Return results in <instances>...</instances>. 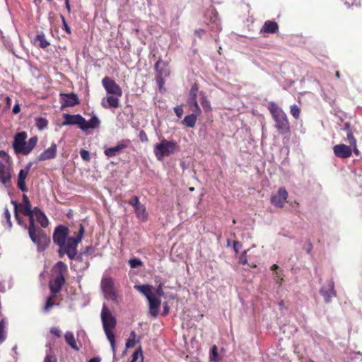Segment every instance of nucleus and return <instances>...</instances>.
Here are the masks:
<instances>
[{
  "instance_id": "nucleus-1",
  "label": "nucleus",
  "mask_w": 362,
  "mask_h": 362,
  "mask_svg": "<svg viewBox=\"0 0 362 362\" xmlns=\"http://www.w3.org/2000/svg\"><path fill=\"white\" fill-rule=\"evenodd\" d=\"M84 231L82 223L79 224V230L75 237H69V230L64 225H59L54 228L52 239L54 243L59 247L58 254L59 257L62 258L64 255H67V257L74 256V246H78L81 242Z\"/></svg>"
},
{
  "instance_id": "nucleus-2",
  "label": "nucleus",
  "mask_w": 362,
  "mask_h": 362,
  "mask_svg": "<svg viewBox=\"0 0 362 362\" xmlns=\"http://www.w3.org/2000/svg\"><path fill=\"white\" fill-rule=\"evenodd\" d=\"M24 215L29 216V226L28 230L30 240L36 245L39 252L45 250L49 245L50 239L42 229L36 226L34 219V209L32 211H30L28 214Z\"/></svg>"
},
{
  "instance_id": "nucleus-3",
  "label": "nucleus",
  "mask_w": 362,
  "mask_h": 362,
  "mask_svg": "<svg viewBox=\"0 0 362 362\" xmlns=\"http://www.w3.org/2000/svg\"><path fill=\"white\" fill-rule=\"evenodd\" d=\"M27 137L25 132H18L14 135L12 147L16 154L27 156L34 149L38 140L37 137L33 136L26 142Z\"/></svg>"
},
{
  "instance_id": "nucleus-4",
  "label": "nucleus",
  "mask_w": 362,
  "mask_h": 362,
  "mask_svg": "<svg viewBox=\"0 0 362 362\" xmlns=\"http://www.w3.org/2000/svg\"><path fill=\"white\" fill-rule=\"evenodd\" d=\"M177 147L176 142L162 139L160 143L155 145L153 152L158 160H162L165 156H169L174 153Z\"/></svg>"
},
{
  "instance_id": "nucleus-5",
  "label": "nucleus",
  "mask_w": 362,
  "mask_h": 362,
  "mask_svg": "<svg viewBox=\"0 0 362 362\" xmlns=\"http://www.w3.org/2000/svg\"><path fill=\"white\" fill-rule=\"evenodd\" d=\"M272 119L274 121V127L279 134L287 135L290 134V123L284 111L277 115L276 114V115L272 117Z\"/></svg>"
},
{
  "instance_id": "nucleus-6",
  "label": "nucleus",
  "mask_w": 362,
  "mask_h": 362,
  "mask_svg": "<svg viewBox=\"0 0 362 362\" xmlns=\"http://www.w3.org/2000/svg\"><path fill=\"white\" fill-rule=\"evenodd\" d=\"M102 84L107 94L113 95L117 97L122 95V90L120 86L112 78L105 76L102 80Z\"/></svg>"
},
{
  "instance_id": "nucleus-7",
  "label": "nucleus",
  "mask_w": 362,
  "mask_h": 362,
  "mask_svg": "<svg viewBox=\"0 0 362 362\" xmlns=\"http://www.w3.org/2000/svg\"><path fill=\"white\" fill-rule=\"evenodd\" d=\"M101 288L107 299L117 301V293L114 289V283L111 278L103 279L101 281Z\"/></svg>"
},
{
  "instance_id": "nucleus-8",
  "label": "nucleus",
  "mask_w": 362,
  "mask_h": 362,
  "mask_svg": "<svg viewBox=\"0 0 362 362\" xmlns=\"http://www.w3.org/2000/svg\"><path fill=\"white\" fill-rule=\"evenodd\" d=\"M63 126L78 125V128L83 130L85 118L83 117L81 115H70L68 113H65L63 115Z\"/></svg>"
},
{
  "instance_id": "nucleus-9",
  "label": "nucleus",
  "mask_w": 362,
  "mask_h": 362,
  "mask_svg": "<svg viewBox=\"0 0 362 362\" xmlns=\"http://www.w3.org/2000/svg\"><path fill=\"white\" fill-rule=\"evenodd\" d=\"M101 320L103 328L114 329L117 324L115 317L105 305L101 311Z\"/></svg>"
},
{
  "instance_id": "nucleus-10",
  "label": "nucleus",
  "mask_w": 362,
  "mask_h": 362,
  "mask_svg": "<svg viewBox=\"0 0 362 362\" xmlns=\"http://www.w3.org/2000/svg\"><path fill=\"white\" fill-rule=\"evenodd\" d=\"M288 197V192L285 187H280L275 194L271 197V203L276 207L281 208L284 206Z\"/></svg>"
},
{
  "instance_id": "nucleus-11",
  "label": "nucleus",
  "mask_w": 362,
  "mask_h": 362,
  "mask_svg": "<svg viewBox=\"0 0 362 362\" xmlns=\"http://www.w3.org/2000/svg\"><path fill=\"white\" fill-rule=\"evenodd\" d=\"M59 97L62 108L79 104V99L75 93H60Z\"/></svg>"
},
{
  "instance_id": "nucleus-12",
  "label": "nucleus",
  "mask_w": 362,
  "mask_h": 362,
  "mask_svg": "<svg viewBox=\"0 0 362 362\" xmlns=\"http://www.w3.org/2000/svg\"><path fill=\"white\" fill-rule=\"evenodd\" d=\"M129 204L132 205L136 211V216L139 218L144 221L146 219L147 214L144 205L139 202L138 197H133L129 201Z\"/></svg>"
},
{
  "instance_id": "nucleus-13",
  "label": "nucleus",
  "mask_w": 362,
  "mask_h": 362,
  "mask_svg": "<svg viewBox=\"0 0 362 362\" xmlns=\"http://www.w3.org/2000/svg\"><path fill=\"white\" fill-rule=\"evenodd\" d=\"M77 247H78V246H74L75 251L74 253V256L71 257L70 255V257H68L71 260H76V262L81 263V266L80 267L79 269L81 271H84V270L87 269L90 266L89 258L86 257L85 255L81 252V250L78 253Z\"/></svg>"
},
{
  "instance_id": "nucleus-14",
  "label": "nucleus",
  "mask_w": 362,
  "mask_h": 362,
  "mask_svg": "<svg viewBox=\"0 0 362 362\" xmlns=\"http://www.w3.org/2000/svg\"><path fill=\"white\" fill-rule=\"evenodd\" d=\"M57 146L55 143H52L49 148L45 150L37 158L36 163L53 159L57 156Z\"/></svg>"
},
{
  "instance_id": "nucleus-15",
  "label": "nucleus",
  "mask_w": 362,
  "mask_h": 362,
  "mask_svg": "<svg viewBox=\"0 0 362 362\" xmlns=\"http://www.w3.org/2000/svg\"><path fill=\"white\" fill-rule=\"evenodd\" d=\"M64 282L65 278L62 274H57L54 281L49 282L50 291L54 296L61 291Z\"/></svg>"
},
{
  "instance_id": "nucleus-16",
  "label": "nucleus",
  "mask_w": 362,
  "mask_h": 362,
  "mask_svg": "<svg viewBox=\"0 0 362 362\" xmlns=\"http://www.w3.org/2000/svg\"><path fill=\"white\" fill-rule=\"evenodd\" d=\"M155 70L156 71L158 75H160L161 76H169V62L168 61H163L161 59H159L155 64Z\"/></svg>"
},
{
  "instance_id": "nucleus-17",
  "label": "nucleus",
  "mask_w": 362,
  "mask_h": 362,
  "mask_svg": "<svg viewBox=\"0 0 362 362\" xmlns=\"http://www.w3.org/2000/svg\"><path fill=\"white\" fill-rule=\"evenodd\" d=\"M333 150L334 155L339 158H346L351 156V148L345 144L336 145Z\"/></svg>"
},
{
  "instance_id": "nucleus-18",
  "label": "nucleus",
  "mask_w": 362,
  "mask_h": 362,
  "mask_svg": "<svg viewBox=\"0 0 362 362\" xmlns=\"http://www.w3.org/2000/svg\"><path fill=\"white\" fill-rule=\"evenodd\" d=\"M334 287V283L332 280H330L328 283L327 289H326L325 287L320 288V293L324 297L325 301L326 303H329L331 298L336 296V292Z\"/></svg>"
},
{
  "instance_id": "nucleus-19",
  "label": "nucleus",
  "mask_w": 362,
  "mask_h": 362,
  "mask_svg": "<svg viewBox=\"0 0 362 362\" xmlns=\"http://www.w3.org/2000/svg\"><path fill=\"white\" fill-rule=\"evenodd\" d=\"M148 301L150 314L155 317H157L158 315V308L161 303L160 298L156 296H152L148 299Z\"/></svg>"
},
{
  "instance_id": "nucleus-20",
  "label": "nucleus",
  "mask_w": 362,
  "mask_h": 362,
  "mask_svg": "<svg viewBox=\"0 0 362 362\" xmlns=\"http://www.w3.org/2000/svg\"><path fill=\"white\" fill-rule=\"evenodd\" d=\"M11 170L2 162H0V182L4 185H7L11 182Z\"/></svg>"
},
{
  "instance_id": "nucleus-21",
  "label": "nucleus",
  "mask_w": 362,
  "mask_h": 362,
  "mask_svg": "<svg viewBox=\"0 0 362 362\" xmlns=\"http://www.w3.org/2000/svg\"><path fill=\"white\" fill-rule=\"evenodd\" d=\"M279 30V25L276 22L272 21H267L260 30L261 33L274 34Z\"/></svg>"
},
{
  "instance_id": "nucleus-22",
  "label": "nucleus",
  "mask_w": 362,
  "mask_h": 362,
  "mask_svg": "<svg viewBox=\"0 0 362 362\" xmlns=\"http://www.w3.org/2000/svg\"><path fill=\"white\" fill-rule=\"evenodd\" d=\"M119 97L114 95H109L106 98H103L101 105L104 108H116L119 106Z\"/></svg>"
},
{
  "instance_id": "nucleus-23",
  "label": "nucleus",
  "mask_w": 362,
  "mask_h": 362,
  "mask_svg": "<svg viewBox=\"0 0 362 362\" xmlns=\"http://www.w3.org/2000/svg\"><path fill=\"white\" fill-rule=\"evenodd\" d=\"M35 216L37 222L42 228H46L49 225V220L45 213L37 206L34 207Z\"/></svg>"
},
{
  "instance_id": "nucleus-24",
  "label": "nucleus",
  "mask_w": 362,
  "mask_h": 362,
  "mask_svg": "<svg viewBox=\"0 0 362 362\" xmlns=\"http://www.w3.org/2000/svg\"><path fill=\"white\" fill-rule=\"evenodd\" d=\"M134 288L142 293L148 300L153 296V288L148 284L135 285Z\"/></svg>"
},
{
  "instance_id": "nucleus-25",
  "label": "nucleus",
  "mask_w": 362,
  "mask_h": 362,
  "mask_svg": "<svg viewBox=\"0 0 362 362\" xmlns=\"http://www.w3.org/2000/svg\"><path fill=\"white\" fill-rule=\"evenodd\" d=\"M134 288L142 293L148 300L153 296V288L148 284L135 285Z\"/></svg>"
},
{
  "instance_id": "nucleus-26",
  "label": "nucleus",
  "mask_w": 362,
  "mask_h": 362,
  "mask_svg": "<svg viewBox=\"0 0 362 362\" xmlns=\"http://www.w3.org/2000/svg\"><path fill=\"white\" fill-rule=\"evenodd\" d=\"M100 124V121L99 118L96 115H93L88 121L85 119L83 131H87L89 129L98 128Z\"/></svg>"
},
{
  "instance_id": "nucleus-27",
  "label": "nucleus",
  "mask_w": 362,
  "mask_h": 362,
  "mask_svg": "<svg viewBox=\"0 0 362 362\" xmlns=\"http://www.w3.org/2000/svg\"><path fill=\"white\" fill-rule=\"evenodd\" d=\"M28 175V173H26L22 170H21L19 171L18 175L17 185H18V189L23 192L28 191V189L25 185V179H26Z\"/></svg>"
},
{
  "instance_id": "nucleus-28",
  "label": "nucleus",
  "mask_w": 362,
  "mask_h": 362,
  "mask_svg": "<svg viewBox=\"0 0 362 362\" xmlns=\"http://www.w3.org/2000/svg\"><path fill=\"white\" fill-rule=\"evenodd\" d=\"M127 146L123 144H120L114 147L107 148L104 153L106 156L111 158L116 156L117 154L120 152L122 149L125 148Z\"/></svg>"
},
{
  "instance_id": "nucleus-29",
  "label": "nucleus",
  "mask_w": 362,
  "mask_h": 362,
  "mask_svg": "<svg viewBox=\"0 0 362 362\" xmlns=\"http://www.w3.org/2000/svg\"><path fill=\"white\" fill-rule=\"evenodd\" d=\"M187 103L194 112L201 114L202 111L197 103V95L189 94Z\"/></svg>"
},
{
  "instance_id": "nucleus-30",
  "label": "nucleus",
  "mask_w": 362,
  "mask_h": 362,
  "mask_svg": "<svg viewBox=\"0 0 362 362\" xmlns=\"http://www.w3.org/2000/svg\"><path fill=\"white\" fill-rule=\"evenodd\" d=\"M64 338L66 342L74 349L76 351L79 350V347L77 346L76 342L75 341V338L73 332L70 331H67L64 334Z\"/></svg>"
},
{
  "instance_id": "nucleus-31",
  "label": "nucleus",
  "mask_w": 362,
  "mask_h": 362,
  "mask_svg": "<svg viewBox=\"0 0 362 362\" xmlns=\"http://www.w3.org/2000/svg\"><path fill=\"white\" fill-rule=\"evenodd\" d=\"M199 114L194 112L186 116L182 120V124L187 127H194L197 122V117Z\"/></svg>"
},
{
  "instance_id": "nucleus-32",
  "label": "nucleus",
  "mask_w": 362,
  "mask_h": 362,
  "mask_svg": "<svg viewBox=\"0 0 362 362\" xmlns=\"http://www.w3.org/2000/svg\"><path fill=\"white\" fill-rule=\"evenodd\" d=\"M103 329H104V332L105 333V335H106L108 341H110L111 349L112 350L114 356H115V349H116L115 337L114 333L112 331V329L103 328Z\"/></svg>"
},
{
  "instance_id": "nucleus-33",
  "label": "nucleus",
  "mask_w": 362,
  "mask_h": 362,
  "mask_svg": "<svg viewBox=\"0 0 362 362\" xmlns=\"http://www.w3.org/2000/svg\"><path fill=\"white\" fill-rule=\"evenodd\" d=\"M34 42L38 43V46L43 49L49 45V42L46 40L45 34L42 32L36 35Z\"/></svg>"
},
{
  "instance_id": "nucleus-34",
  "label": "nucleus",
  "mask_w": 362,
  "mask_h": 362,
  "mask_svg": "<svg viewBox=\"0 0 362 362\" xmlns=\"http://www.w3.org/2000/svg\"><path fill=\"white\" fill-rule=\"evenodd\" d=\"M23 204L20 205L21 212L23 214H28L30 211H32L33 209H31L30 200L25 194H23Z\"/></svg>"
},
{
  "instance_id": "nucleus-35",
  "label": "nucleus",
  "mask_w": 362,
  "mask_h": 362,
  "mask_svg": "<svg viewBox=\"0 0 362 362\" xmlns=\"http://www.w3.org/2000/svg\"><path fill=\"white\" fill-rule=\"evenodd\" d=\"M200 103L204 111L207 112L211 110L210 101L207 99L203 91L199 93Z\"/></svg>"
},
{
  "instance_id": "nucleus-36",
  "label": "nucleus",
  "mask_w": 362,
  "mask_h": 362,
  "mask_svg": "<svg viewBox=\"0 0 362 362\" xmlns=\"http://www.w3.org/2000/svg\"><path fill=\"white\" fill-rule=\"evenodd\" d=\"M46 347H48L49 351L46 352V356L45 357L43 362H57L55 354L51 351V345L48 344L46 345Z\"/></svg>"
},
{
  "instance_id": "nucleus-37",
  "label": "nucleus",
  "mask_w": 362,
  "mask_h": 362,
  "mask_svg": "<svg viewBox=\"0 0 362 362\" xmlns=\"http://www.w3.org/2000/svg\"><path fill=\"white\" fill-rule=\"evenodd\" d=\"M143 354L141 347L137 349L132 354V358L131 362H143Z\"/></svg>"
},
{
  "instance_id": "nucleus-38",
  "label": "nucleus",
  "mask_w": 362,
  "mask_h": 362,
  "mask_svg": "<svg viewBox=\"0 0 362 362\" xmlns=\"http://www.w3.org/2000/svg\"><path fill=\"white\" fill-rule=\"evenodd\" d=\"M209 358L211 362H219L221 361V357L218 356V349L216 345L212 346Z\"/></svg>"
},
{
  "instance_id": "nucleus-39",
  "label": "nucleus",
  "mask_w": 362,
  "mask_h": 362,
  "mask_svg": "<svg viewBox=\"0 0 362 362\" xmlns=\"http://www.w3.org/2000/svg\"><path fill=\"white\" fill-rule=\"evenodd\" d=\"M48 122L45 118L37 117L35 118V126L39 130H42L47 127Z\"/></svg>"
},
{
  "instance_id": "nucleus-40",
  "label": "nucleus",
  "mask_w": 362,
  "mask_h": 362,
  "mask_svg": "<svg viewBox=\"0 0 362 362\" xmlns=\"http://www.w3.org/2000/svg\"><path fill=\"white\" fill-rule=\"evenodd\" d=\"M81 252L86 257L91 259L95 252V248L91 245L86 247L83 250H81Z\"/></svg>"
},
{
  "instance_id": "nucleus-41",
  "label": "nucleus",
  "mask_w": 362,
  "mask_h": 362,
  "mask_svg": "<svg viewBox=\"0 0 362 362\" xmlns=\"http://www.w3.org/2000/svg\"><path fill=\"white\" fill-rule=\"evenodd\" d=\"M269 110L270 111V113L272 115V117L276 115V114H279L284 110L279 107L275 103L271 102L269 105Z\"/></svg>"
},
{
  "instance_id": "nucleus-42",
  "label": "nucleus",
  "mask_w": 362,
  "mask_h": 362,
  "mask_svg": "<svg viewBox=\"0 0 362 362\" xmlns=\"http://www.w3.org/2000/svg\"><path fill=\"white\" fill-rule=\"evenodd\" d=\"M5 328L6 322L4 320H1L0 321V343L4 341L6 338V332L5 330Z\"/></svg>"
},
{
  "instance_id": "nucleus-43",
  "label": "nucleus",
  "mask_w": 362,
  "mask_h": 362,
  "mask_svg": "<svg viewBox=\"0 0 362 362\" xmlns=\"http://www.w3.org/2000/svg\"><path fill=\"white\" fill-rule=\"evenodd\" d=\"M290 112L295 119H298L300 117V110L297 105L293 104L290 107Z\"/></svg>"
},
{
  "instance_id": "nucleus-44",
  "label": "nucleus",
  "mask_w": 362,
  "mask_h": 362,
  "mask_svg": "<svg viewBox=\"0 0 362 362\" xmlns=\"http://www.w3.org/2000/svg\"><path fill=\"white\" fill-rule=\"evenodd\" d=\"M351 361H355V362H361V354L360 352L351 353L349 357L348 358V362H351Z\"/></svg>"
},
{
  "instance_id": "nucleus-45",
  "label": "nucleus",
  "mask_w": 362,
  "mask_h": 362,
  "mask_svg": "<svg viewBox=\"0 0 362 362\" xmlns=\"http://www.w3.org/2000/svg\"><path fill=\"white\" fill-rule=\"evenodd\" d=\"M129 264L132 268H137L142 265V262L139 258H132L129 260Z\"/></svg>"
},
{
  "instance_id": "nucleus-46",
  "label": "nucleus",
  "mask_w": 362,
  "mask_h": 362,
  "mask_svg": "<svg viewBox=\"0 0 362 362\" xmlns=\"http://www.w3.org/2000/svg\"><path fill=\"white\" fill-rule=\"evenodd\" d=\"M56 267L59 270V274H64L67 271V266L63 262L59 261L56 264Z\"/></svg>"
},
{
  "instance_id": "nucleus-47",
  "label": "nucleus",
  "mask_w": 362,
  "mask_h": 362,
  "mask_svg": "<svg viewBox=\"0 0 362 362\" xmlns=\"http://www.w3.org/2000/svg\"><path fill=\"white\" fill-rule=\"evenodd\" d=\"M211 21L214 24H215V25L217 27V28H218L219 22H218V13L216 11V10H215V9L211 10Z\"/></svg>"
},
{
  "instance_id": "nucleus-48",
  "label": "nucleus",
  "mask_w": 362,
  "mask_h": 362,
  "mask_svg": "<svg viewBox=\"0 0 362 362\" xmlns=\"http://www.w3.org/2000/svg\"><path fill=\"white\" fill-rule=\"evenodd\" d=\"M163 295L164 291H163V285L162 284H160L156 289H153V296L160 298Z\"/></svg>"
},
{
  "instance_id": "nucleus-49",
  "label": "nucleus",
  "mask_w": 362,
  "mask_h": 362,
  "mask_svg": "<svg viewBox=\"0 0 362 362\" xmlns=\"http://www.w3.org/2000/svg\"><path fill=\"white\" fill-rule=\"evenodd\" d=\"M80 156L81 158L85 161H89L90 159V153L87 150L81 149L80 151Z\"/></svg>"
},
{
  "instance_id": "nucleus-50",
  "label": "nucleus",
  "mask_w": 362,
  "mask_h": 362,
  "mask_svg": "<svg viewBox=\"0 0 362 362\" xmlns=\"http://www.w3.org/2000/svg\"><path fill=\"white\" fill-rule=\"evenodd\" d=\"M53 305L54 302L52 301V297L48 298L44 307V311L48 312L53 307Z\"/></svg>"
},
{
  "instance_id": "nucleus-51",
  "label": "nucleus",
  "mask_w": 362,
  "mask_h": 362,
  "mask_svg": "<svg viewBox=\"0 0 362 362\" xmlns=\"http://www.w3.org/2000/svg\"><path fill=\"white\" fill-rule=\"evenodd\" d=\"M4 216H5V218L6 219V223H8V229H11L12 227V223H11V214L7 208L5 209Z\"/></svg>"
},
{
  "instance_id": "nucleus-52",
  "label": "nucleus",
  "mask_w": 362,
  "mask_h": 362,
  "mask_svg": "<svg viewBox=\"0 0 362 362\" xmlns=\"http://www.w3.org/2000/svg\"><path fill=\"white\" fill-rule=\"evenodd\" d=\"M239 263L243 265L247 264V250H245L239 257Z\"/></svg>"
},
{
  "instance_id": "nucleus-53",
  "label": "nucleus",
  "mask_w": 362,
  "mask_h": 362,
  "mask_svg": "<svg viewBox=\"0 0 362 362\" xmlns=\"http://www.w3.org/2000/svg\"><path fill=\"white\" fill-rule=\"evenodd\" d=\"M347 139L351 146H356V141L354 136H353L351 131L347 132Z\"/></svg>"
},
{
  "instance_id": "nucleus-54",
  "label": "nucleus",
  "mask_w": 362,
  "mask_h": 362,
  "mask_svg": "<svg viewBox=\"0 0 362 362\" xmlns=\"http://www.w3.org/2000/svg\"><path fill=\"white\" fill-rule=\"evenodd\" d=\"M198 92H199L198 85H197V83H194L190 88L189 94L197 95Z\"/></svg>"
},
{
  "instance_id": "nucleus-55",
  "label": "nucleus",
  "mask_w": 362,
  "mask_h": 362,
  "mask_svg": "<svg viewBox=\"0 0 362 362\" xmlns=\"http://www.w3.org/2000/svg\"><path fill=\"white\" fill-rule=\"evenodd\" d=\"M139 137L142 142L148 141V136L144 130H141L139 134Z\"/></svg>"
},
{
  "instance_id": "nucleus-56",
  "label": "nucleus",
  "mask_w": 362,
  "mask_h": 362,
  "mask_svg": "<svg viewBox=\"0 0 362 362\" xmlns=\"http://www.w3.org/2000/svg\"><path fill=\"white\" fill-rule=\"evenodd\" d=\"M166 76H161L160 75H158L157 74V76H156V83L158 85L159 88H161V87L163 86L164 84V78H165Z\"/></svg>"
},
{
  "instance_id": "nucleus-57",
  "label": "nucleus",
  "mask_w": 362,
  "mask_h": 362,
  "mask_svg": "<svg viewBox=\"0 0 362 362\" xmlns=\"http://www.w3.org/2000/svg\"><path fill=\"white\" fill-rule=\"evenodd\" d=\"M233 247L235 252L238 253L239 250L242 247V244L239 241L235 240L233 242Z\"/></svg>"
},
{
  "instance_id": "nucleus-58",
  "label": "nucleus",
  "mask_w": 362,
  "mask_h": 362,
  "mask_svg": "<svg viewBox=\"0 0 362 362\" xmlns=\"http://www.w3.org/2000/svg\"><path fill=\"white\" fill-rule=\"evenodd\" d=\"M50 332L57 337H60L62 336V331L58 327H52L50 329Z\"/></svg>"
},
{
  "instance_id": "nucleus-59",
  "label": "nucleus",
  "mask_w": 362,
  "mask_h": 362,
  "mask_svg": "<svg viewBox=\"0 0 362 362\" xmlns=\"http://www.w3.org/2000/svg\"><path fill=\"white\" fill-rule=\"evenodd\" d=\"M174 112L179 118H180L183 114V110L180 106H176L174 107Z\"/></svg>"
},
{
  "instance_id": "nucleus-60",
  "label": "nucleus",
  "mask_w": 362,
  "mask_h": 362,
  "mask_svg": "<svg viewBox=\"0 0 362 362\" xmlns=\"http://www.w3.org/2000/svg\"><path fill=\"white\" fill-rule=\"evenodd\" d=\"M136 341L133 339H128L126 342V348L129 349L132 348L135 346Z\"/></svg>"
},
{
  "instance_id": "nucleus-61",
  "label": "nucleus",
  "mask_w": 362,
  "mask_h": 362,
  "mask_svg": "<svg viewBox=\"0 0 362 362\" xmlns=\"http://www.w3.org/2000/svg\"><path fill=\"white\" fill-rule=\"evenodd\" d=\"M62 22H63V26H64V29L65 30V31L70 34L71 33V29L69 27V25H67L66 21H65V18L64 16H62Z\"/></svg>"
},
{
  "instance_id": "nucleus-62",
  "label": "nucleus",
  "mask_w": 362,
  "mask_h": 362,
  "mask_svg": "<svg viewBox=\"0 0 362 362\" xmlns=\"http://www.w3.org/2000/svg\"><path fill=\"white\" fill-rule=\"evenodd\" d=\"M21 111V107H20V105L19 104H16L13 107V110H12V112L13 114H18Z\"/></svg>"
},
{
  "instance_id": "nucleus-63",
  "label": "nucleus",
  "mask_w": 362,
  "mask_h": 362,
  "mask_svg": "<svg viewBox=\"0 0 362 362\" xmlns=\"http://www.w3.org/2000/svg\"><path fill=\"white\" fill-rule=\"evenodd\" d=\"M33 165V163L32 162H29L26 165L25 167L23 168V169H21L22 170L29 173V171L30 170V168L31 166Z\"/></svg>"
},
{
  "instance_id": "nucleus-64",
  "label": "nucleus",
  "mask_w": 362,
  "mask_h": 362,
  "mask_svg": "<svg viewBox=\"0 0 362 362\" xmlns=\"http://www.w3.org/2000/svg\"><path fill=\"white\" fill-rule=\"evenodd\" d=\"M100 361H101V358L99 356L93 357L88 361V362H100Z\"/></svg>"
}]
</instances>
